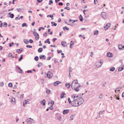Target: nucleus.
<instances>
[{
	"label": "nucleus",
	"mask_w": 124,
	"mask_h": 124,
	"mask_svg": "<svg viewBox=\"0 0 124 124\" xmlns=\"http://www.w3.org/2000/svg\"><path fill=\"white\" fill-rule=\"evenodd\" d=\"M58 5H59L62 6L63 5V3L62 2H59L58 3Z\"/></svg>",
	"instance_id": "54"
},
{
	"label": "nucleus",
	"mask_w": 124,
	"mask_h": 124,
	"mask_svg": "<svg viewBox=\"0 0 124 124\" xmlns=\"http://www.w3.org/2000/svg\"><path fill=\"white\" fill-rule=\"evenodd\" d=\"M124 69V68L122 67H120L118 69V71H121L122 70H123Z\"/></svg>",
	"instance_id": "27"
},
{
	"label": "nucleus",
	"mask_w": 124,
	"mask_h": 124,
	"mask_svg": "<svg viewBox=\"0 0 124 124\" xmlns=\"http://www.w3.org/2000/svg\"><path fill=\"white\" fill-rule=\"evenodd\" d=\"M115 69V68L114 67H113L111 68L110 69V71H114Z\"/></svg>",
	"instance_id": "28"
},
{
	"label": "nucleus",
	"mask_w": 124,
	"mask_h": 124,
	"mask_svg": "<svg viewBox=\"0 0 124 124\" xmlns=\"http://www.w3.org/2000/svg\"><path fill=\"white\" fill-rule=\"evenodd\" d=\"M26 47H29V48H32V46L28 45L26 46Z\"/></svg>",
	"instance_id": "48"
},
{
	"label": "nucleus",
	"mask_w": 124,
	"mask_h": 124,
	"mask_svg": "<svg viewBox=\"0 0 124 124\" xmlns=\"http://www.w3.org/2000/svg\"><path fill=\"white\" fill-rule=\"evenodd\" d=\"M39 57L40 59H43L44 60H45L46 58V56L44 55H40Z\"/></svg>",
	"instance_id": "10"
},
{
	"label": "nucleus",
	"mask_w": 124,
	"mask_h": 124,
	"mask_svg": "<svg viewBox=\"0 0 124 124\" xmlns=\"http://www.w3.org/2000/svg\"><path fill=\"white\" fill-rule=\"evenodd\" d=\"M78 98V96H76L74 95L72 96L71 98L73 99L71 103V104L72 106L74 107H77L79 106V105H78L77 103L78 101L77 100Z\"/></svg>",
	"instance_id": "2"
},
{
	"label": "nucleus",
	"mask_w": 124,
	"mask_h": 124,
	"mask_svg": "<svg viewBox=\"0 0 124 124\" xmlns=\"http://www.w3.org/2000/svg\"><path fill=\"white\" fill-rule=\"evenodd\" d=\"M99 33L98 31L97 30H96V31H95L94 32V35H97Z\"/></svg>",
	"instance_id": "25"
},
{
	"label": "nucleus",
	"mask_w": 124,
	"mask_h": 124,
	"mask_svg": "<svg viewBox=\"0 0 124 124\" xmlns=\"http://www.w3.org/2000/svg\"><path fill=\"white\" fill-rule=\"evenodd\" d=\"M101 16L104 19H106L107 18V17L106 16V14L104 12L101 13Z\"/></svg>",
	"instance_id": "7"
},
{
	"label": "nucleus",
	"mask_w": 124,
	"mask_h": 124,
	"mask_svg": "<svg viewBox=\"0 0 124 124\" xmlns=\"http://www.w3.org/2000/svg\"><path fill=\"white\" fill-rule=\"evenodd\" d=\"M29 101H30V100L29 99L25 100L24 102V103H25V104H27V103Z\"/></svg>",
	"instance_id": "34"
},
{
	"label": "nucleus",
	"mask_w": 124,
	"mask_h": 124,
	"mask_svg": "<svg viewBox=\"0 0 124 124\" xmlns=\"http://www.w3.org/2000/svg\"><path fill=\"white\" fill-rule=\"evenodd\" d=\"M33 34L35 36H36V35L38 34L37 32L34 31V32Z\"/></svg>",
	"instance_id": "46"
},
{
	"label": "nucleus",
	"mask_w": 124,
	"mask_h": 124,
	"mask_svg": "<svg viewBox=\"0 0 124 124\" xmlns=\"http://www.w3.org/2000/svg\"><path fill=\"white\" fill-rule=\"evenodd\" d=\"M65 28H66V30H68L69 29V28H68L66 26H65L64 27H63V29L64 31H65Z\"/></svg>",
	"instance_id": "30"
},
{
	"label": "nucleus",
	"mask_w": 124,
	"mask_h": 124,
	"mask_svg": "<svg viewBox=\"0 0 124 124\" xmlns=\"http://www.w3.org/2000/svg\"><path fill=\"white\" fill-rule=\"evenodd\" d=\"M110 25V23H108L106 25V26H107L108 28L109 27Z\"/></svg>",
	"instance_id": "39"
},
{
	"label": "nucleus",
	"mask_w": 124,
	"mask_h": 124,
	"mask_svg": "<svg viewBox=\"0 0 124 124\" xmlns=\"http://www.w3.org/2000/svg\"><path fill=\"white\" fill-rule=\"evenodd\" d=\"M74 42L73 41H71V43H70V47L71 48H72V47H71V46L72 45H74Z\"/></svg>",
	"instance_id": "23"
},
{
	"label": "nucleus",
	"mask_w": 124,
	"mask_h": 124,
	"mask_svg": "<svg viewBox=\"0 0 124 124\" xmlns=\"http://www.w3.org/2000/svg\"><path fill=\"white\" fill-rule=\"evenodd\" d=\"M11 102L13 104H15L16 103L15 99L13 97H11L10 98Z\"/></svg>",
	"instance_id": "6"
},
{
	"label": "nucleus",
	"mask_w": 124,
	"mask_h": 124,
	"mask_svg": "<svg viewBox=\"0 0 124 124\" xmlns=\"http://www.w3.org/2000/svg\"><path fill=\"white\" fill-rule=\"evenodd\" d=\"M27 72L28 73H32L33 72V71L32 70H28L27 71Z\"/></svg>",
	"instance_id": "43"
},
{
	"label": "nucleus",
	"mask_w": 124,
	"mask_h": 124,
	"mask_svg": "<svg viewBox=\"0 0 124 124\" xmlns=\"http://www.w3.org/2000/svg\"><path fill=\"white\" fill-rule=\"evenodd\" d=\"M61 19L60 18H59L58 20V22H61Z\"/></svg>",
	"instance_id": "63"
},
{
	"label": "nucleus",
	"mask_w": 124,
	"mask_h": 124,
	"mask_svg": "<svg viewBox=\"0 0 124 124\" xmlns=\"http://www.w3.org/2000/svg\"><path fill=\"white\" fill-rule=\"evenodd\" d=\"M124 46H122V44L119 45L118 46V48L120 49H122L123 47H124Z\"/></svg>",
	"instance_id": "18"
},
{
	"label": "nucleus",
	"mask_w": 124,
	"mask_h": 124,
	"mask_svg": "<svg viewBox=\"0 0 124 124\" xmlns=\"http://www.w3.org/2000/svg\"><path fill=\"white\" fill-rule=\"evenodd\" d=\"M91 54L90 55V56H91V57H92L93 56V55H93V52H91Z\"/></svg>",
	"instance_id": "62"
},
{
	"label": "nucleus",
	"mask_w": 124,
	"mask_h": 124,
	"mask_svg": "<svg viewBox=\"0 0 124 124\" xmlns=\"http://www.w3.org/2000/svg\"><path fill=\"white\" fill-rule=\"evenodd\" d=\"M50 92V90L49 89H47L46 90V92L47 94H49Z\"/></svg>",
	"instance_id": "35"
},
{
	"label": "nucleus",
	"mask_w": 124,
	"mask_h": 124,
	"mask_svg": "<svg viewBox=\"0 0 124 124\" xmlns=\"http://www.w3.org/2000/svg\"><path fill=\"white\" fill-rule=\"evenodd\" d=\"M52 74H53L52 72L50 71H49L48 73L46 75L48 78H50L52 77Z\"/></svg>",
	"instance_id": "8"
},
{
	"label": "nucleus",
	"mask_w": 124,
	"mask_h": 124,
	"mask_svg": "<svg viewBox=\"0 0 124 124\" xmlns=\"http://www.w3.org/2000/svg\"><path fill=\"white\" fill-rule=\"evenodd\" d=\"M65 23L67 24L70 25V24H69L67 22V20H65Z\"/></svg>",
	"instance_id": "51"
},
{
	"label": "nucleus",
	"mask_w": 124,
	"mask_h": 124,
	"mask_svg": "<svg viewBox=\"0 0 124 124\" xmlns=\"http://www.w3.org/2000/svg\"><path fill=\"white\" fill-rule=\"evenodd\" d=\"M61 44L62 46L63 47H64L65 46H66V45L65 46V44H66V42H65L62 41L61 42Z\"/></svg>",
	"instance_id": "17"
},
{
	"label": "nucleus",
	"mask_w": 124,
	"mask_h": 124,
	"mask_svg": "<svg viewBox=\"0 0 124 124\" xmlns=\"http://www.w3.org/2000/svg\"><path fill=\"white\" fill-rule=\"evenodd\" d=\"M23 59V57H20V58L18 59V61H20Z\"/></svg>",
	"instance_id": "59"
},
{
	"label": "nucleus",
	"mask_w": 124,
	"mask_h": 124,
	"mask_svg": "<svg viewBox=\"0 0 124 124\" xmlns=\"http://www.w3.org/2000/svg\"><path fill=\"white\" fill-rule=\"evenodd\" d=\"M103 63L102 60H100L96 63V66L97 68H99L101 66Z\"/></svg>",
	"instance_id": "4"
},
{
	"label": "nucleus",
	"mask_w": 124,
	"mask_h": 124,
	"mask_svg": "<svg viewBox=\"0 0 124 124\" xmlns=\"http://www.w3.org/2000/svg\"><path fill=\"white\" fill-rule=\"evenodd\" d=\"M71 88L73 89L75 91L78 92L79 90L78 88L80 86V85L78 82L77 80H74L72 82Z\"/></svg>",
	"instance_id": "1"
},
{
	"label": "nucleus",
	"mask_w": 124,
	"mask_h": 124,
	"mask_svg": "<svg viewBox=\"0 0 124 124\" xmlns=\"http://www.w3.org/2000/svg\"><path fill=\"white\" fill-rule=\"evenodd\" d=\"M30 42L31 43H32L33 42V40L31 39H30L29 40Z\"/></svg>",
	"instance_id": "52"
},
{
	"label": "nucleus",
	"mask_w": 124,
	"mask_h": 124,
	"mask_svg": "<svg viewBox=\"0 0 124 124\" xmlns=\"http://www.w3.org/2000/svg\"><path fill=\"white\" fill-rule=\"evenodd\" d=\"M64 9H67L68 10H69L70 9V8L68 7H66L64 8Z\"/></svg>",
	"instance_id": "40"
},
{
	"label": "nucleus",
	"mask_w": 124,
	"mask_h": 124,
	"mask_svg": "<svg viewBox=\"0 0 124 124\" xmlns=\"http://www.w3.org/2000/svg\"><path fill=\"white\" fill-rule=\"evenodd\" d=\"M43 0H37L38 2L39 3H40Z\"/></svg>",
	"instance_id": "58"
},
{
	"label": "nucleus",
	"mask_w": 124,
	"mask_h": 124,
	"mask_svg": "<svg viewBox=\"0 0 124 124\" xmlns=\"http://www.w3.org/2000/svg\"><path fill=\"white\" fill-rule=\"evenodd\" d=\"M79 17L80 18V21H83V18L82 15H80Z\"/></svg>",
	"instance_id": "22"
},
{
	"label": "nucleus",
	"mask_w": 124,
	"mask_h": 124,
	"mask_svg": "<svg viewBox=\"0 0 124 124\" xmlns=\"http://www.w3.org/2000/svg\"><path fill=\"white\" fill-rule=\"evenodd\" d=\"M34 59L35 61H38L39 59V57L38 56H36L34 58Z\"/></svg>",
	"instance_id": "37"
},
{
	"label": "nucleus",
	"mask_w": 124,
	"mask_h": 124,
	"mask_svg": "<svg viewBox=\"0 0 124 124\" xmlns=\"http://www.w3.org/2000/svg\"><path fill=\"white\" fill-rule=\"evenodd\" d=\"M68 100L69 101V103L71 104V101L70 98H69L68 99Z\"/></svg>",
	"instance_id": "44"
},
{
	"label": "nucleus",
	"mask_w": 124,
	"mask_h": 124,
	"mask_svg": "<svg viewBox=\"0 0 124 124\" xmlns=\"http://www.w3.org/2000/svg\"><path fill=\"white\" fill-rule=\"evenodd\" d=\"M65 85L66 87L68 88H70L71 86V85L70 83H67Z\"/></svg>",
	"instance_id": "14"
},
{
	"label": "nucleus",
	"mask_w": 124,
	"mask_h": 124,
	"mask_svg": "<svg viewBox=\"0 0 124 124\" xmlns=\"http://www.w3.org/2000/svg\"><path fill=\"white\" fill-rule=\"evenodd\" d=\"M78 101V103L79 106L81 105L84 102V100L83 99L82 97L78 98V97L77 100Z\"/></svg>",
	"instance_id": "3"
},
{
	"label": "nucleus",
	"mask_w": 124,
	"mask_h": 124,
	"mask_svg": "<svg viewBox=\"0 0 124 124\" xmlns=\"http://www.w3.org/2000/svg\"><path fill=\"white\" fill-rule=\"evenodd\" d=\"M103 95L101 94L100 96H99V98L101 99Z\"/></svg>",
	"instance_id": "47"
},
{
	"label": "nucleus",
	"mask_w": 124,
	"mask_h": 124,
	"mask_svg": "<svg viewBox=\"0 0 124 124\" xmlns=\"http://www.w3.org/2000/svg\"><path fill=\"white\" fill-rule=\"evenodd\" d=\"M35 36V39L36 40H38L39 39V37L38 34Z\"/></svg>",
	"instance_id": "24"
},
{
	"label": "nucleus",
	"mask_w": 124,
	"mask_h": 124,
	"mask_svg": "<svg viewBox=\"0 0 124 124\" xmlns=\"http://www.w3.org/2000/svg\"><path fill=\"white\" fill-rule=\"evenodd\" d=\"M61 116H60L59 117H58V119L60 121H61V120L60 119L61 118Z\"/></svg>",
	"instance_id": "61"
},
{
	"label": "nucleus",
	"mask_w": 124,
	"mask_h": 124,
	"mask_svg": "<svg viewBox=\"0 0 124 124\" xmlns=\"http://www.w3.org/2000/svg\"><path fill=\"white\" fill-rule=\"evenodd\" d=\"M39 63V64H38V67H40L42 65H43V63L42 62H40Z\"/></svg>",
	"instance_id": "31"
},
{
	"label": "nucleus",
	"mask_w": 124,
	"mask_h": 124,
	"mask_svg": "<svg viewBox=\"0 0 124 124\" xmlns=\"http://www.w3.org/2000/svg\"><path fill=\"white\" fill-rule=\"evenodd\" d=\"M54 101H51L49 102L48 105H50V104H51V105H50V106L51 107H52L53 105L54 104Z\"/></svg>",
	"instance_id": "9"
},
{
	"label": "nucleus",
	"mask_w": 124,
	"mask_h": 124,
	"mask_svg": "<svg viewBox=\"0 0 124 124\" xmlns=\"http://www.w3.org/2000/svg\"><path fill=\"white\" fill-rule=\"evenodd\" d=\"M65 95V93H62L61 94V96H60V97H61V98H63L65 97V96L64 97V96Z\"/></svg>",
	"instance_id": "16"
},
{
	"label": "nucleus",
	"mask_w": 124,
	"mask_h": 124,
	"mask_svg": "<svg viewBox=\"0 0 124 124\" xmlns=\"http://www.w3.org/2000/svg\"><path fill=\"white\" fill-rule=\"evenodd\" d=\"M22 9V8H20L19 9L17 8L16 9V10H17L18 12H19Z\"/></svg>",
	"instance_id": "38"
},
{
	"label": "nucleus",
	"mask_w": 124,
	"mask_h": 124,
	"mask_svg": "<svg viewBox=\"0 0 124 124\" xmlns=\"http://www.w3.org/2000/svg\"><path fill=\"white\" fill-rule=\"evenodd\" d=\"M43 50V49L42 48H39L38 50V51L39 53H40L42 52Z\"/></svg>",
	"instance_id": "19"
},
{
	"label": "nucleus",
	"mask_w": 124,
	"mask_h": 124,
	"mask_svg": "<svg viewBox=\"0 0 124 124\" xmlns=\"http://www.w3.org/2000/svg\"><path fill=\"white\" fill-rule=\"evenodd\" d=\"M107 56L109 57H112V55H113L112 53H107Z\"/></svg>",
	"instance_id": "12"
},
{
	"label": "nucleus",
	"mask_w": 124,
	"mask_h": 124,
	"mask_svg": "<svg viewBox=\"0 0 124 124\" xmlns=\"http://www.w3.org/2000/svg\"><path fill=\"white\" fill-rule=\"evenodd\" d=\"M60 83H61V82H59V81H57L54 83V85L55 86H56L58 85Z\"/></svg>",
	"instance_id": "11"
},
{
	"label": "nucleus",
	"mask_w": 124,
	"mask_h": 124,
	"mask_svg": "<svg viewBox=\"0 0 124 124\" xmlns=\"http://www.w3.org/2000/svg\"><path fill=\"white\" fill-rule=\"evenodd\" d=\"M16 69L18 70V71L20 70L21 69L19 67H18V66H16Z\"/></svg>",
	"instance_id": "33"
},
{
	"label": "nucleus",
	"mask_w": 124,
	"mask_h": 124,
	"mask_svg": "<svg viewBox=\"0 0 124 124\" xmlns=\"http://www.w3.org/2000/svg\"><path fill=\"white\" fill-rule=\"evenodd\" d=\"M69 72H70L72 71V69L71 68V67H70L69 68Z\"/></svg>",
	"instance_id": "36"
},
{
	"label": "nucleus",
	"mask_w": 124,
	"mask_h": 124,
	"mask_svg": "<svg viewBox=\"0 0 124 124\" xmlns=\"http://www.w3.org/2000/svg\"><path fill=\"white\" fill-rule=\"evenodd\" d=\"M24 43L26 44H28L29 43V41L27 39H24Z\"/></svg>",
	"instance_id": "21"
},
{
	"label": "nucleus",
	"mask_w": 124,
	"mask_h": 124,
	"mask_svg": "<svg viewBox=\"0 0 124 124\" xmlns=\"http://www.w3.org/2000/svg\"><path fill=\"white\" fill-rule=\"evenodd\" d=\"M73 115H71V116L70 117V120H72L73 119Z\"/></svg>",
	"instance_id": "53"
},
{
	"label": "nucleus",
	"mask_w": 124,
	"mask_h": 124,
	"mask_svg": "<svg viewBox=\"0 0 124 124\" xmlns=\"http://www.w3.org/2000/svg\"><path fill=\"white\" fill-rule=\"evenodd\" d=\"M69 111L68 109L64 110L63 111V113L64 114H66L68 113Z\"/></svg>",
	"instance_id": "13"
},
{
	"label": "nucleus",
	"mask_w": 124,
	"mask_h": 124,
	"mask_svg": "<svg viewBox=\"0 0 124 124\" xmlns=\"http://www.w3.org/2000/svg\"><path fill=\"white\" fill-rule=\"evenodd\" d=\"M4 85V83L3 82H1L0 83V86H2Z\"/></svg>",
	"instance_id": "41"
},
{
	"label": "nucleus",
	"mask_w": 124,
	"mask_h": 124,
	"mask_svg": "<svg viewBox=\"0 0 124 124\" xmlns=\"http://www.w3.org/2000/svg\"><path fill=\"white\" fill-rule=\"evenodd\" d=\"M51 57H47V60H49L50 59Z\"/></svg>",
	"instance_id": "57"
},
{
	"label": "nucleus",
	"mask_w": 124,
	"mask_h": 124,
	"mask_svg": "<svg viewBox=\"0 0 124 124\" xmlns=\"http://www.w3.org/2000/svg\"><path fill=\"white\" fill-rule=\"evenodd\" d=\"M51 23L52 24V26H56L57 25V24L56 23H54V22H51Z\"/></svg>",
	"instance_id": "20"
},
{
	"label": "nucleus",
	"mask_w": 124,
	"mask_h": 124,
	"mask_svg": "<svg viewBox=\"0 0 124 124\" xmlns=\"http://www.w3.org/2000/svg\"><path fill=\"white\" fill-rule=\"evenodd\" d=\"M21 49H18L16 50V52L17 53H19V51H20V50Z\"/></svg>",
	"instance_id": "56"
},
{
	"label": "nucleus",
	"mask_w": 124,
	"mask_h": 124,
	"mask_svg": "<svg viewBox=\"0 0 124 124\" xmlns=\"http://www.w3.org/2000/svg\"><path fill=\"white\" fill-rule=\"evenodd\" d=\"M47 32H45V33H44L43 34V36H46V37L47 36V35H46V34H47Z\"/></svg>",
	"instance_id": "55"
},
{
	"label": "nucleus",
	"mask_w": 124,
	"mask_h": 124,
	"mask_svg": "<svg viewBox=\"0 0 124 124\" xmlns=\"http://www.w3.org/2000/svg\"><path fill=\"white\" fill-rule=\"evenodd\" d=\"M14 15L13 14H11L9 16V17L11 18H13L14 17Z\"/></svg>",
	"instance_id": "29"
},
{
	"label": "nucleus",
	"mask_w": 124,
	"mask_h": 124,
	"mask_svg": "<svg viewBox=\"0 0 124 124\" xmlns=\"http://www.w3.org/2000/svg\"><path fill=\"white\" fill-rule=\"evenodd\" d=\"M27 124H32V123H34L35 121L31 118H29L27 119Z\"/></svg>",
	"instance_id": "5"
},
{
	"label": "nucleus",
	"mask_w": 124,
	"mask_h": 124,
	"mask_svg": "<svg viewBox=\"0 0 124 124\" xmlns=\"http://www.w3.org/2000/svg\"><path fill=\"white\" fill-rule=\"evenodd\" d=\"M108 29V28L107 27V26H105L104 28V30H106Z\"/></svg>",
	"instance_id": "45"
},
{
	"label": "nucleus",
	"mask_w": 124,
	"mask_h": 124,
	"mask_svg": "<svg viewBox=\"0 0 124 124\" xmlns=\"http://www.w3.org/2000/svg\"><path fill=\"white\" fill-rule=\"evenodd\" d=\"M8 86L10 87H12V84L11 83H9L8 84Z\"/></svg>",
	"instance_id": "32"
},
{
	"label": "nucleus",
	"mask_w": 124,
	"mask_h": 124,
	"mask_svg": "<svg viewBox=\"0 0 124 124\" xmlns=\"http://www.w3.org/2000/svg\"><path fill=\"white\" fill-rule=\"evenodd\" d=\"M41 104L43 105H45L46 101L45 100H43L42 101L40 102Z\"/></svg>",
	"instance_id": "15"
},
{
	"label": "nucleus",
	"mask_w": 124,
	"mask_h": 124,
	"mask_svg": "<svg viewBox=\"0 0 124 124\" xmlns=\"http://www.w3.org/2000/svg\"><path fill=\"white\" fill-rule=\"evenodd\" d=\"M8 57H12V54L11 53H9L8 54Z\"/></svg>",
	"instance_id": "42"
},
{
	"label": "nucleus",
	"mask_w": 124,
	"mask_h": 124,
	"mask_svg": "<svg viewBox=\"0 0 124 124\" xmlns=\"http://www.w3.org/2000/svg\"><path fill=\"white\" fill-rule=\"evenodd\" d=\"M122 97H124V92L122 94Z\"/></svg>",
	"instance_id": "64"
},
{
	"label": "nucleus",
	"mask_w": 124,
	"mask_h": 124,
	"mask_svg": "<svg viewBox=\"0 0 124 124\" xmlns=\"http://www.w3.org/2000/svg\"><path fill=\"white\" fill-rule=\"evenodd\" d=\"M57 39L56 38H54L52 39V41L53 42H54Z\"/></svg>",
	"instance_id": "50"
},
{
	"label": "nucleus",
	"mask_w": 124,
	"mask_h": 124,
	"mask_svg": "<svg viewBox=\"0 0 124 124\" xmlns=\"http://www.w3.org/2000/svg\"><path fill=\"white\" fill-rule=\"evenodd\" d=\"M57 53L58 54H59L60 53H61L62 52V51L61 50H57Z\"/></svg>",
	"instance_id": "49"
},
{
	"label": "nucleus",
	"mask_w": 124,
	"mask_h": 124,
	"mask_svg": "<svg viewBox=\"0 0 124 124\" xmlns=\"http://www.w3.org/2000/svg\"><path fill=\"white\" fill-rule=\"evenodd\" d=\"M22 27H24V26L27 27V25L26 23H24L22 24Z\"/></svg>",
	"instance_id": "26"
},
{
	"label": "nucleus",
	"mask_w": 124,
	"mask_h": 124,
	"mask_svg": "<svg viewBox=\"0 0 124 124\" xmlns=\"http://www.w3.org/2000/svg\"><path fill=\"white\" fill-rule=\"evenodd\" d=\"M49 40V39H47L46 40H45V43H46Z\"/></svg>",
	"instance_id": "60"
}]
</instances>
